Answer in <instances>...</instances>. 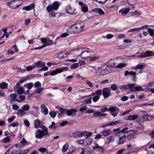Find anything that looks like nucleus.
<instances>
[{
	"label": "nucleus",
	"instance_id": "f8f14e48",
	"mask_svg": "<svg viewBox=\"0 0 154 154\" xmlns=\"http://www.w3.org/2000/svg\"><path fill=\"white\" fill-rule=\"evenodd\" d=\"M72 136L74 138L82 137L83 136V131H76L72 133Z\"/></svg>",
	"mask_w": 154,
	"mask_h": 154
},
{
	"label": "nucleus",
	"instance_id": "09e8293b",
	"mask_svg": "<svg viewBox=\"0 0 154 154\" xmlns=\"http://www.w3.org/2000/svg\"><path fill=\"white\" fill-rule=\"evenodd\" d=\"M34 68H35V66L33 64L32 66H29L26 67V69L27 71H29L32 70Z\"/></svg>",
	"mask_w": 154,
	"mask_h": 154
},
{
	"label": "nucleus",
	"instance_id": "bf43d9fd",
	"mask_svg": "<svg viewBox=\"0 0 154 154\" xmlns=\"http://www.w3.org/2000/svg\"><path fill=\"white\" fill-rule=\"evenodd\" d=\"M100 96H99L96 95L95 97H94L93 98V101L94 102H97L98 101V100L100 99Z\"/></svg>",
	"mask_w": 154,
	"mask_h": 154
},
{
	"label": "nucleus",
	"instance_id": "58836bf2",
	"mask_svg": "<svg viewBox=\"0 0 154 154\" xmlns=\"http://www.w3.org/2000/svg\"><path fill=\"white\" fill-rule=\"evenodd\" d=\"M132 15V16H135V17H139L141 14V12L139 11H136L131 13Z\"/></svg>",
	"mask_w": 154,
	"mask_h": 154
},
{
	"label": "nucleus",
	"instance_id": "69168bd1",
	"mask_svg": "<svg viewBox=\"0 0 154 154\" xmlns=\"http://www.w3.org/2000/svg\"><path fill=\"white\" fill-rule=\"evenodd\" d=\"M136 127L137 128L140 129V130L143 129V128L142 125L140 123H138L136 124Z\"/></svg>",
	"mask_w": 154,
	"mask_h": 154
},
{
	"label": "nucleus",
	"instance_id": "b1692460",
	"mask_svg": "<svg viewBox=\"0 0 154 154\" xmlns=\"http://www.w3.org/2000/svg\"><path fill=\"white\" fill-rule=\"evenodd\" d=\"M34 127L35 128H38L40 127L41 125V122L40 120L38 119L35 120L34 122Z\"/></svg>",
	"mask_w": 154,
	"mask_h": 154
},
{
	"label": "nucleus",
	"instance_id": "8fccbe9b",
	"mask_svg": "<svg viewBox=\"0 0 154 154\" xmlns=\"http://www.w3.org/2000/svg\"><path fill=\"white\" fill-rule=\"evenodd\" d=\"M69 147L68 144H65L63 147L62 150L63 152H66V150L68 149Z\"/></svg>",
	"mask_w": 154,
	"mask_h": 154
},
{
	"label": "nucleus",
	"instance_id": "ddd939ff",
	"mask_svg": "<svg viewBox=\"0 0 154 154\" xmlns=\"http://www.w3.org/2000/svg\"><path fill=\"white\" fill-rule=\"evenodd\" d=\"M93 149L99 151H102L104 150L103 148L99 146L97 143H94L92 146Z\"/></svg>",
	"mask_w": 154,
	"mask_h": 154
},
{
	"label": "nucleus",
	"instance_id": "a18cd8bd",
	"mask_svg": "<svg viewBox=\"0 0 154 154\" xmlns=\"http://www.w3.org/2000/svg\"><path fill=\"white\" fill-rule=\"evenodd\" d=\"M148 31L151 36H154V29L150 28H149L148 29Z\"/></svg>",
	"mask_w": 154,
	"mask_h": 154
},
{
	"label": "nucleus",
	"instance_id": "a19ab883",
	"mask_svg": "<svg viewBox=\"0 0 154 154\" xmlns=\"http://www.w3.org/2000/svg\"><path fill=\"white\" fill-rule=\"evenodd\" d=\"M30 78L29 76H26L24 77L23 79L20 81L19 83L20 84L22 83L23 82L26 81L27 80H29Z\"/></svg>",
	"mask_w": 154,
	"mask_h": 154
},
{
	"label": "nucleus",
	"instance_id": "0eeeda50",
	"mask_svg": "<svg viewBox=\"0 0 154 154\" xmlns=\"http://www.w3.org/2000/svg\"><path fill=\"white\" fill-rule=\"evenodd\" d=\"M59 3L57 2H54L52 4V5H49L47 7V10L50 12L53 9L57 10L59 6Z\"/></svg>",
	"mask_w": 154,
	"mask_h": 154
},
{
	"label": "nucleus",
	"instance_id": "864d4df0",
	"mask_svg": "<svg viewBox=\"0 0 154 154\" xmlns=\"http://www.w3.org/2000/svg\"><path fill=\"white\" fill-rule=\"evenodd\" d=\"M18 97L20 99V100L18 101V100H16L18 102H22L23 100H24L25 99V96L23 95H20L18 96Z\"/></svg>",
	"mask_w": 154,
	"mask_h": 154
},
{
	"label": "nucleus",
	"instance_id": "f3484780",
	"mask_svg": "<svg viewBox=\"0 0 154 154\" xmlns=\"http://www.w3.org/2000/svg\"><path fill=\"white\" fill-rule=\"evenodd\" d=\"M75 9L69 5L66 8V11L67 13L72 14L74 12Z\"/></svg>",
	"mask_w": 154,
	"mask_h": 154
},
{
	"label": "nucleus",
	"instance_id": "e2e57ef3",
	"mask_svg": "<svg viewBox=\"0 0 154 154\" xmlns=\"http://www.w3.org/2000/svg\"><path fill=\"white\" fill-rule=\"evenodd\" d=\"M139 31V29L138 28H136L129 30L128 32H130L135 31Z\"/></svg>",
	"mask_w": 154,
	"mask_h": 154
},
{
	"label": "nucleus",
	"instance_id": "39448f33",
	"mask_svg": "<svg viewBox=\"0 0 154 154\" xmlns=\"http://www.w3.org/2000/svg\"><path fill=\"white\" fill-rule=\"evenodd\" d=\"M128 129V128L125 127L121 131L117 133L116 134V135L118 137H122L125 135H127V134H131L132 131H125Z\"/></svg>",
	"mask_w": 154,
	"mask_h": 154
},
{
	"label": "nucleus",
	"instance_id": "4468645a",
	"mask_svg": "<svg viewBox=\"0 0 154 154\" xmlns=\"http://www.w3.org/2000/svg\"><path fill=\"white\" fill-rule=\"evenodd\" d=\"M55 108L58 109L60 111V113H59L58 115V117H59L62 115H64L66 112V109L63 108L62 107L58 106H56Z\"/></svg>",
	"mask_w": 154,
	"mask_h": 154
},
{
	"label": "nucleus",
	"instance_id": "5fc2aeb1",
	"mask_svg": "<svg viewBox=\"0 0 154 154\" xmlns=\"http://www.w3.org/2000/svg\"><path fill=\"white\" fill-rule=\"evenodd\" d=\"M34 87L36 88H40L41 86V84L39 82H35L34 84Z\"/></svg>",
	"mask_w": 154,
	"mask_h": 154
},
{
	"label": "nucleus",
	"instance_id": "49530a36",
	"mask_svg": "<svg viewBox=\"0 0 154 154\" xmlns=\"http://www.w3.org/2000/svg\"><path fill=\"white\" fill-rule=\"evenodd\" d=\"M108 64L110 66H113L115 65L116 63L114 60H109L108 62Z\"/></svg>",
	"mask_w": 154,
	"mask_h": 154
},
{
	"label": "nucleus",
	"instance_id": "338daca9",
	"mask_svg": "<svg viewBox=\"0 0 154 154\" xmlns=\"http://www.w3.org/2000/svg\"><path fill=\"white\" fill-rule=\"evenodd\" d=\"M91 97L89 98L86 99L84 101H85V103L86 104H90L91 103Z\"/></svg>",
	"mask_w": 154,
	"mask_h": 154
},
{
	"label": "nucleus",
	"instance_id": "4be33fe9",
	"mask_svg": "<svg viewBox=\"0 0 154 154\" xmlns=\"http://www.w3.org/2000/svg\"><path fill=\"white\" fill-rule=\"evenodd\" d=\"M17 115L20 117H22L26 114V112L22 109H19L17 111Z\"/></svg>",
	"mask_w": 154,
	"mask_h": 154
},
{
	"label": "nucleus",
	"instance_id": "680f3d73",
	"mask_svg": "<svg viewBox=\"0 0 154 154\" xmlns=\"http://www.w3.org/2000/svg\"><path fill=\"white\" fill-rule=\"evenodd\" d=\"M86 84L90 87L91 88L93 86V84L90 81L87 80L86 81Z\"/></svg>",
	"mask_w": 154,
	"mask_h": 154
},
{
	"label": "nucleus",
	"instance_id": "774afa93",
	"mask_svg": "<svg viewBox=\"0 0 154 154\" xmlns=\"http://www.w3.org/2000/svg\"><path fill=\"white\" fill-rule=\"evenodd\" d=\"M79 144L82 145L85 143V139L80 140L77 141Z\"/></svg>",
	"mask_w": 154,
	"mask_h": 154
},
{
	"label": "nucleus",
	"instance_id": "473e14b6",
	"mask_svg": "<svg viewBox=\"0 0 154 154\" xmlns=\"http://www.w3.org/2000/svg\"><path fill=\"white\" fill-rule=\"evenodd\" d=\"M128 65L127 63H120L118 65L116 66V68H122L126 67Z\"/></svg>",
	"mask_w": 154,
	"mask_h": 154
},
{
	"label": "nucleus",
	"instance_id": "cd10ccee",
	"mask_svg": "<svg viewBox=\"0 0 154 154\" xmlns=\"http://www.w3.org/2000/svg\"><path fill=\"white\" fill-rule=\"evenodd\" d=\"M145 57H150L153 56V51H147L145 52H143Z\"/></svg>",
	"mask_w": 154,
	"mask_h": 154
},
{
	"label": "nucleus",
	"instance_id": "7ed1b4c3",
	"mask_svg": "<svg viewBox=\"0 0 154 154\" xmlns=\"http://www.w3.org/2000/svg\"><path fill=\"white\" fill-rule=\"evenodd\" d=\"M8 7L12 9H16L23 4L21 0H14L7 3Z\"/></svg>",
	"mask_w": 154,
	"mask_h": 154
},
{
	"label": "nucleus",
	"instance_id": "f257e3e1",
	"mask_svg": "<svg viewBox=\"0 0 154 154\" xmlns=\"http://www.w3.org/2000/svg\"><path fill=\"white\" fill-rule=\"evenodd\" d=\"M84 27V24L82 22H78L72 25L68 29L70 33H77L82 32Z\"/></svg>",
	"mask_w": 154,
	"mask_h": 154
},
{
	"label": "nucleus",
	"instance_id": "c03bdc74",
	"mask_svg": "<svg viewBox=\"0 0 154 154\" xmlns=\"http://www.w3.org/2000/svg\"><path fill=\"white\" fill-rule=\"evenodd\" d=\"M92 134V133L91 132H87L85 131H83V136L86 135V138L91 136Z\"/></svg>",
	"mask_w": 154,
	"mask_h": 154
},
{
	"label": "nucleus",
	"instance_id": "c756f323",
	"mask_svg": "<svg viewBox=\"0 0 154 154\" xmlns=\"http://www.w3.org/2000/svg\"><path fill=\"white\" fill-rule=\"evenodd\" d=\"M138 116L137 115H130L128 117V119L130 120H134L138 118Z\"/></svg>",
	"mask_w": 154,
	"mask_h": 154
},
{
	"label": "nucleus",
	"instance_id": "f03ea898",
	"mask_svg": "<svg viewBox=\"0 0 154 154\" xmlns=\"http://www.w3.org/2000/svg\"><path fill=\"white\" fill-rule=\"evenodd\" d=\"M40 128L42 130L38 129L35 133V137L37 139H41L44 137L48 135V129L47 127L42 125L40 126Z\"/></svg>",
	"mask_w": 154,
	"mask_h": 154
},
{
	"label": "nucleus",
	"instance_id": "2eb2a0df",
	"mask_svg": "<svg viewBox=\"0 0 154 154\" xmlns=\"http://www.w3.org/2000/svg\"><path fill=\"white\" fill-rule=\"evenodd\" d=\"M53 40L49 38H47V44L45 45H42L40 47L35 48V49L36 50L42 48L45 46L53 44Z\"/></svg>",
	"mask_w": 154,
	"mask_h": 154
},
{
	"label": "nucleus",
	"instance_id": "13d9d810",
	"mask_svg": "<svg viewBox=\"0 0 154 154\" xmlns=\"http://www.w3.org/2000/svg\"><path fill=\"white\" fill-rule=\"evenodd\" d=\"M120 122L116 121L115 122H111L109 123V125L112 126L115 125H117Z\"/></svg>",
	"mask_w": 154,
	"mask_h": 154
},
{
	"label": "nucleus",
	"instance_id": "052dcab7",
	"mask_svg": "<svg viewBox=\"0 0 154 154\" xmlns=\"http://www.w3.org/2000/svg\"><path fill=\"white\" fill-rule=\"evenodd\" d=\"M47 149L45 148L41 147L39 148L38 150L41 152L42 154L47 151Z\"/></svg>",
	"mask_w": 154,
	"mask_h": 154
},
{
	"label": "nucleus",
	"instance_id": "20e7f679",
	"mask_svg": "<svg viewBox=\"0 0 154 154\" xmlns=\"http://www.w3.org/2000/svg\"><path fill=\"white\" fill-rule=\"evenodd\" d=\"M20 150V148L19 147V145L16 144L9 148L7 151L9 154H13L15 153L19 152Z\"/></svg>",
	"mask_w": 154,
	"mask_h": 154
},
{
	"label": "nucleus",
	"instance_id": "de8ad7c7",
	"mask_svg": "<svg viewBox=\"0 0 154 154\" xmlns=\"http://www.w3.org/2000/svg\"><path fill=\"white\" fill-rule=\"evenodd\" d=\"M101 112H97L94 113L93 115V116L95 118L101 117Z\"/></svg>",
	"mask_w": 154,
	"mask_h": 154
},
{
	"label": "nucleus",
	"instance_id": "423d86ee",
	"mask_svg": "<svg viewBox=\"0 0 154 154\" xmlns=\"http://www.w3.org/2000/svg\"><path fill=\"white\" fill-rule=\"evenodd\" d=\"M68 67H65L60 68H57L54 70L50 71V75H54L57 73H60L68 70Z\"/></svg>",
	"mask_w": 154,
	"mask_h": 154
},
{
	"label": "nucleus",
	"instance_id": "f704fd0d",
	"mask_svg": "<svg viewBox=\"0 0 154 154\" xmlns=\"http://www.w3.org/2000/svg\"><path fill=\"white\" fill-rule=\"evenodd\" d=\"M106 140L109 144L110 143L114 142L115 140V138L114 136H109L106 138Z\"/></svg>",
	"mask_w": 154,
	"mask_h": 154
},
{
	"label": "nucleus",
	"instance_id": "9d476101",
	"mask_svg": "<svg viewBox=\"0 0 154 154\" xmlns=\"http://www.w3.org/2000/svg\"><path fill=\"white\" fill-rule=\"evenodd\" d=\"M108 110L109 111L111 112V114L114 117L117 115L119 110V109L116 106L110 107Z\"/></svg>",
	"mask_w": 154,
	"mask_h": 154
},
{
	"label": "nucleus",
	"instance_id": "603ef678",
	"mask_svg": "<svg viewBox=\"0 0 154 154\" xmlns=\"http://www.w3.org/2000/svg\"><path fill=\"white\" fill-rule=\"evenodd\" d=\"M79 66V63H75L72 64L70 67L71 69H74L77 68Z\"/></svg>",
	"mask_w": 154,
	"mask_h": 154
},
{
	"label": "nucleus",
	"instance_id": "3c124183",
	"mask_svg": "<svg viewBox=\"0 0 154 154\" xmlns=\"http://www.w3.org/2000/svg\"><path fill=\"white\" fill-rule=\"evenodd\" d=\"M68 35V34L67 33L65 32L63 33L60 36H58V37H57L56 38V39H57L59 38H63V37H65L66 36H67Z\"/></svg>",
	"mask_w": 154,
	"mask_h": 154
},
{
	"label": "nucleus",
	"instance_id": "c9c22d12",
	"mask_svg": "<svg viewBox=\"0 0 154 154\" xmlns=\"http://www.w3.org/2000/svg\"><path fill=\"white\" fill-rule=\"evenodd\" d=\"M94 12H97L101 15H103L104 14V12L103 10L100 8H95L94 10Z\"/></svg>",
	"mask_w": 154,
	"mask_h": 154
},
{
	"label": "nucleus",
	"instance_id": "79ce46f5",
	"mask_svg": "<svg viewBox=\"0 0 154 154\" xmlns=\"http://www.w3.org/2000/svg\"><path fill=\"white\" fill-rule=\"evenodd\" d=\"M8 86V84L5 82L0 84V87L2 89H5L7 88Z\"/></svg>",
	"mask_w": 154,
	"mask_h": 154
},
{
	"label": "nucleus",
	"instance_id": "393cba45",
	"mask_svg": "<svg viewBox=\"0 0 154 154\" xmlns=\"http://www.w3.org/2000/svg\"><path fill=\"white\" fill-rule=\"evenodd\" d=\"M130 9L129 8L126 9H122L119 11V13H121L122 15H124L126 14L129 11Z\"/></svg>",
	"mask_w": 154,
	"mask_h": 154
},
{
	"label": "nucleus",
	"instance_id": "a878e982",
	"mask_svg": "<svg viewBox=\"0 0 154 154\" xmlns=\"http://www.w3.org/2000/svg\"><path fill=\"white\" fill-rule=\"evenodd\" d=\"M93 141V139L91 138H85V143L87 145H90Z\"/></svg>",
	"mask_w": 154,
	"mask_h": 154
},
{
	"label": "nucleus",
	"instance_id": "37998d69",
	"mask_svg": "<svg viewBox=\"0 0 154 154\" xmlns=\"http://www.w3.org/2000/svg\"><path fill=\"white\" fill-rule=\"evenodd\" d=\"M29 108V106L28 104L23 105L22 107V109L24 110L25 112L28 111Z\"/></svg>",
	"mask_w": 154,
	"mask_h": 154
},
{
	"label": "nucleus",
	"instance_id": "c85d7f7f",
	"mask_svg": "<svg viewBox=\"0 0 154 154\" xmlns=\"http://www.w3.org/2000/svg\"><path fill=\"white\" fill-rule=\"evenodd\" d=\"M127 136V135H125L124 136H123V137H119L118 141V144H120L123 143L125 140L126 137Z\"/></svg>",
	"mask_w": 154,
	"mask_h": 154
},
{
	"label": "nucleus",
	"instance_id": "412c9836",
	"mask_svg": "<svg viewBox=\"0 0 154 154\" xmlns=\"http://www.w3.org/2000/svg\"><path fill=\"white\" fill-rule=\"evenodd\" d=\"M76 112V110L75 109L71 108L70 109H66V113L68 116L72 115L73 113H75Z\"/></svg>",
	"mask_w": 154,
	"mask_h": 154
},
{
	"label": "nucleus",
	"instance_id": "4c0bfd02",
	"mask_svg": "<svg viewBox=\"0 0 154 154\" xmlns=\"http://www.w3.org/2000/svg\"><path fill=\"white\" fill-rule=\"evenodd\" d=\"M10 138L9 137L7 136L0 140L1 142L2 143H8L10 142Z\"/></svg>",
	"mask_w": 154,
	"mask_h": 154
},
{
	"label": "nucleus",
	"instance_id": "bb28decb",
	"mask_svg": "<svg viewBox=\"0 0 154 154\" xmlns=\"http://www.w3.org/2000/svg\"><path fill=\"white\" fill-rule=\"evenodd\" d=\"M154 88V82H152L149 83L147 86L146 88L147 89L151 91V90L153 89Z\"/></svg>",
	"mask_w": 154,
	"mask_h": 154
},
{
	"label": "nucleus",
	"instance_id": "72a5a7b5",
	"mask_svg": "<svg viewBox=\"0 0 154 154\" xmlns=\"http://www.w3.org/2000/svg\"><path fill=\"white\" fill-rule=\"evenodd\" d=\"M124 75L125 76H127L128 75H130L133 76H135L136 75V72H134L133 71L129 72L128 70H126L125 71Z\"/></svg>",
	"mask_w": 154,
	"mask_h": 154
},
{
	"label": "nucleus",
	"instance_id": "4d7b16f0",
	"mask_svg": "<svg viewBox=\"0 0 154 154\" xmlns=\"http://www.w3.org/2000/svg\"><path fill=\"white\" fill-rule=\"evenodd\" d=\"M24 91V90L21 88H19L17 90V93L19 94H22Z\"/></svg>",
	"mask_w": 154,
	"mask_h": 154
},
{
	"label": "nucleus",
	"instance_id": "0e129e2a",
	"mask_svg": "<svg viewBox=\"0 0 154 154\" xmlns=\"http://www.w3.org/2000/svg\"><path fill=\"white\" fill-rule=\"evenodd\" d=\"M49 114L53 118H54L57 115V113L54 111H51L49 112Z\"/></svg>",
	"mask_w": 154,
	"mask_h": 154
},
{
	"label": "nucleus",
	"instance_id": "ea45409f",
	"mask_svg": "<svg viewBox=\"0 0 154 154\" xmlns=\"http://www.w3.org/2000/svg\"><path fill=\"white\" fill-rule=\"evenodd\" d=\"M144 68V66L143 64H138L134 67V69L136 70L139 69L140 70H142Z\"/></svg>",
	"mask_w": 154,
	"mask_h": 154
},
{
	"label": "nucleus",
	"instance_id": "dca6fc26",
	"mask_svg": "<svg viewBox=\"0 0 154 154\" xmlns=\"http://www.w3.org/2000/svg\"><path fill=\"white\" fill-rule=\"evenodd\" d=\"M34 65L35 66V68H42V67L45 65V63L42 61H38L35 63Z\"/></svg>",
	"mask_w": 154,
	"mask_h": 154
},
{
	"label": "nucleus",
	"instance_id": "9b49d317",
	"mask_svg": "<svg viewBox=\"0 0 154 154\" xmlns=\"http://www.w3.org/2000/svg\"><path fill=\"white\" fill-rule=\"evenodd\" d=\"M79 4L81 6V9L83 12H86L88 11V6L83 2L80 1L78 2Z\"/></svg>",
	"mask_w": 154,
	"mask_h": 154
},
{
	"label": "nucleus",
	"instance_id": "e433bc0d",
	"mask_svg": "<svg viewBox=\"0 0 154 154\" xmlns=\"http://www.w3.org/2000/svg\"><path fill=\"white\" fill-rule=\"evenodd\" d=\"M109 71L107 70L102 69L99 72L100 75H104L109 73Z\"/></svg>",
	"mask_w": 154,
	"mask_h": 154
},
{
	"label": "nucleus",
	"instance_id": "6e6d98bb",
	"mask_svg": "<svg viewBox=\"0 0 154 154\" xmlns=\"http://www.w3.org/2000/svg\"><path fill=\"white\" fill-rule=\"evenodd\" d=\"M136 3V0H128V3L130 5H133Z\"/></svg>",
	"mask_w": 154,
	"mask_h": 154
},
{
	"label": "nucleus",
	"instance_id": "6ab92c4d",
	"mask_svg": "<svg viewBox=\"0 0 154 154\" xmlns=\"http://www.w3.org/2000/svg\"><path fill=\"white\" fill-rule=\"evenodd\" d=\"M41 109L42 112L45 115H47L48 113V109L44 104H42L41 106Z\"/></svg>",
	"mask_w": 154,
	"mask_h": 154
},
{
	"label": "nucleus",
	"instance_id": "7c9ffc66",
	"mask_svg": "<svg viewBox=\"0 0 154 154\" xmlns=\"http://www.w3.org/2000/svg\"><path fill=\"white\" fill-rule=\"evenodd\" d=\"M33 86V84L32 82H30L27 83L24 85V87L27 89H28L29 90L31 89Z\"/></svg>",
	"mask_w": 154,
	"mask_h": 154
},
{
	"label": "nucleus",
	"instance_id": "6e6552de",
	"mask_svg": "<svg viewBox=\"0 0 154 154\" xmlns=\"http://www.w3.org/2000/svg\"><path fill=\"white\" fill-rule=\"evenodd\" d=\"M103 95L104 98H107L111 95V90L109 88H105L102 89Z\"/></svg>",
	"mask_w": 154,
	"mask_h": 154
},
{
	"label": "nucleus",
	"instance_id": "2f4dec72",
	"mask_svg": "<svg viewBox=\"0 0 154 154\" xmlns=\"http://www.w3.org/2000/svg\"><path fill=\"white\" fill-rule=\"evenodd\" d=\"M154 116L151 115H145L143 116L145 120H150L154 118Z\"/></svg>",
	"mask_w": 154,
	"mask_h": 154
},
{
	"label": "nucleus",
	"instance_id": "aec40b11",
	"mask_svg": "<svg viewBox=\"0 0 154 154\" xmlns=\"http://www.w3.org/2000/svg\"><path fill=\"white\" fill-rule=\"evenodd\" d=\"M112 133V131L109 130L104 129L103 130L101 131L102 136H103L105 137L108 136L110 134Z\"/></svg>",
	"mask_w": 154,
	"mask_h": 154
},
{
	"label": "nucleus",
	"instance_id": "a211bd4d",
	"mask_svg": "<svg viewBox=\"0 0 154 154\" xmlns=\"http://www.w3.org/2000/svg\"><path fill=\"white\" fill-rule=\"evenodd\" d=\"M56 57L59 59H61L66 57L67 56V53L64 52H61L56 54Z\"/></svg>",
	"mask_w": 154,
	"mask_h": 154
},
{
	"label": "nucleus",
	"instance_id": "1a4fd4ad",
	"mask_svg": "<svg viewBox=\"0 0 154 154\" xmlns=\"http://www.w3.org/2000/svg\"><path fill=\"white\" fill-rule=\"evenodd\" d=\"M93 55V52L91 51H83L80 55L82 59H86L89 58Z\"/></svg>",
	"mask_w": 154,
	"mask_h": 154
},
{
	"label": "nucleus",
	"instance_id": "5701e85b",
	"mask_svg": "<svg viewBox=\"0 0 154 154\" xmlns=\"http://www.w3.org/2000/svg\"><path fill=\"white\" fill-rule=\"evenodd\" d=\"M35 6L34 4H32L29 6H26V7H23L22 8V9L23 10H26L28 11L31 10L32 9L34 8Z\"/></svg>",
	"mask_w": 154,
	"mask_h": 154
}]
</instances>
